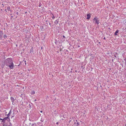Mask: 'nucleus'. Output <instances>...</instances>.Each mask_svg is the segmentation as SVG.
Returning <instances> with one entry per match:
<instances>
[{"label":"nucleus","mask_w":126,"mask_h":126,"mask_svg":"<svg viewBox=\"0 0 126 126\" xmlns=\"http://www.w3.org/2000/svg\"><path fill=\"white\" fill-rule=\"evenodd\" d=\"M5 65L9 67L11 69H13L14 68V65L12 59L11 58H8L5 61Z\"/></svg>","instance_id":"nucleus-1"},{"label":"nucleus","mask_w":126,"mask_h":126,"mask_svg":"<svg viewBox=\"0 0 126 126\" xmlns=\"http://www.w3.org/2000/svg\"><path fill=\"white\" fill-rule=\"evenodd\" d=\"M8 117H4L2 119L0 118V122H1V124H5L6 119Z\"/></svg>","instance_id":"nucleus-2"},{"label":"nucleus","mask_w":126,"mask_h":126,"mask_svg":"<svg viewBox=\"0 0 126 126\" xmlns=\"http://www.w3.org/2000/svg\"><path fill=\"white\" fill-rule=\"evenodd\" d=\"M98 18L97 17H95L94 19V20L95 21V23L98 24L99 23V21L98 20Z\"/></svg>","instance_id":"nucleus-3"},{"label":"nucleus","mask_w":126,"mask_h":126,"mask_svg":"<svg viewBox=\"0 0 126 126\" xmlns=\"http://www.w3.org/2000/svg\"><path fill=\"white\" fill-rule=\"evenodd\" d=\"M3 32L2 31H0V39H1L2 37V35L3 34Z\"/></svg>","instance_id":"nucleus-4"},{"label":"nucleus","mask_w":126,"mask_h":126,"mask_svg":"<svg viewBox=\"0 0 126 126\" xmlns=\"http://www.w3.org/2000/svg\"><path fill=\"white\" fill-rule=\"evenodd\" d=\"M11 99L12 102V104H13V103H14V101L16 99L15 98V99L13 97H11Z\"/></svg>","instance_id":"nucleus-5"},{"label":"nucleus","mask_w":126,"mask_h":126,"mask_svg":"<svg viewBox=\"0 0 126 126\" xmlns=\"http://www.w3.org/2000/svg\"><path fill=\"white\" fill-rule=\"evenodd\" d=\"M91 17L90 14H88L87 15V19H89Z\"/></svg>","instance_id":"nucleus-6"},{"label":"nucleus","mask_w":126,"mask_h":126,"mask_svg":"<svg viewBox=\"0 0 126 126\" xmlns=\"http://www.w3.org/2000/svg\"><path fill=\"white\" fill-rule=\"evenodd\" d=\"M10 114L8 113V114L7 115V117H8V118L6 119V120H7V121H8V119H9V120H10V118L9 117V116H10Z\"/></svg>","instance_id":"nucleus-7"},{"label":"nucleus","mask_w":126,"mask_h":126,"mask_svg":"<svg viewBox=\"0 0 126 126\" xmlns=\"http://www.w3.org/2000/svg\"><path fill=\"white\" fill-rule=\"evenodd\" d=\"M81 122V121L80 122H77V126H79Z\"/></svg>","instance_id":"nucleus-8"},{"label":"nucleus","mask_w":126,"mask_h":126,"mask_svg":"<svg viewBox=\"0 0 126 126\" xmlns=\"http://www.w3.org/2000/svg\"><path fill=\"white\" fill-rule=\"evenodd\" d=\"M7 9L8 11H11V10H10V7L8 6L7 7Z\"/></svg>","instance_id":"nucleus-9"},{"label":"nucleus","mask_w":126,"mask_h":126,"mask_svg":"<svg viewBox=\"0 0 126 126\" xmlns=\"http://www.w3.org/2000/svg\"><path fill=\"white\" fill-rule=\"evenodd\" d=\"M119 32V31L118 30H117L115 32V33L114 34V35H117V33H118Z\"/></svg>","instance_id":"nucleus-10"},{"label":"nucleus","mask_w":126,"mask_h":126,"mask_svg":"<svg viewBox=\"0 0 126 126\" xmlns=\"http://www.w3.org/2000/svg\"><path fill=\"white\" fill-rule=\"evenodd\" d=\"M54 23L56 24H57L58 23V21H57V20H56L54 22Z\"/></svg>","instance_id":"nucleus-11"},{"label":"nucleus","mask_w":126,"mask_h":126,"mask_svg":"<svg viewBox=\"0 0 126 126\" xmlns=\"http://www.w3.org/2000/svg\"><path fill=\"white\" fill-rule=\"evenodd\" d=\"M35 92L34 91H32L31 92V94H35Z\"/></svg>","instance_id":"nucleus-12"},{"label":"nucleus","mask_w":126,"mask_h":126,"mask_svg":"<svg viewBox=\"0 0 126 126\" xmlns=\"http://www.w3.org/2000/svg\"><path fill=\"white\" fill-rule=\"evenodd\" d=\"M36 126V124H32V126Z\"/></svg>","instance_id":"nucleus-13"},{"label":"nucleus","mask_w":126,"mask_h":126,"mask_svg":"<svg viewBox=\"0 0 126 126\" xmlns=\"http://www.w3.org/2000/svg\"><path fill=\"white\" fill-rule=\"evenodd\" d=\"M2 125H3V126H8L6 124H2Z\"/></svg>","instance_id":"nucleus-14"},{"label":"nucleus","mask_w":126,"mask_h":126,"mask_svg":"<svg viewBox=\"0 0 126 126\" xmlns=\"http://www.w3.org/2000/svg\"><path fill=\"white\" fill-rule=\"evenodd\" d=\"M4 37L5 38H7V36L5 34L4 35Z\"/></svg>","instance_id":"nucleus-15"},{"label":"nucleus","mask_w":126,"mask_h":126,"mask_svg":"<svg viewBox=\"0 0 126 126\" xmlns=\"http://www.w3.org/2000/svg\"><path fill=\"white\" fill-rule=\"evenodd\" d=\"M52 15H53V16L52 17V19H54V18H55V17H54V15H53V14H52Z\"/></svg>","instance_id":"nucleus-16"},{"label":"nucleus","mask_w":126,"mask_h":126,"mask_svg":"<svg viewBox=\"0 0 126 126\" xmlns=\"http://www.w3.org/2000/svg\"><path fill=\"white\" fill-rule=\"evenodd\" d=\"M4 65H1V67L2 68H3L4 67Z\"/></svg>","instance_id":"nucleus-17"},{"label":"nucleus","mask_w":126,"mask_h":126,"mask_svg":"<svg viewBox=\"0 0 126 126\" xmlns=\"http://www.w3.org/2000/svg\"><path fill=\"white\" fill-rule=\"evenodd\" d=\"M2 65H4V66H5V61H4V63H2Z\"/></svg>","instance_id":"nucleus-18"},{"label":"nucleus","mask_w":126,"mask_h":126,"mask_svg":"<svg viewBox=\"0 0 126 126\" xmlns=\"http://www.w3.org/2000/svg\"><path fill=\"white\" fill-rule=\"evenodd\" d=\"M11 110L10 111H9V114H11Z\"/></svg>","instance_id":"nucleus-19"},{"label":"nucleus","mask_w":126,"mask_h":126,"mask_svg":"<svg viewBox=\"0 0 126 126\" xmlns=\"http://www.w3.org/2000/svg\"><path fill=\"white\" fill-rule=\"evenodd\" d=\"M76 122V123H77V122H78V121L77 120H76V122Z\"/></svg>","instance_id":"nucleus-20"},{"label":"nucleus","mask_w":126,"mask_h":126,"mask_svg":"<svg viewBox=\"0 0 126 126\" xmlns=\"http://www.w3.org/2000/svg\"><path fill=\"white\" fill-rule=\"evenodd\" d=\"M56 124L57 125H58V124H59V123L57 122L56 123Z\"/></svg>","instance_id":"nucleus-21"},{"label":"nucleus","mask_w":126,"mask_h":126,"mask_svg":"<svg viewBox=\"0 0 126 126\" xmlns=\"http://www.w3.org/2000/svg\"><path fill=\"white\" fill-rule=\"evenodd\" d=\"M63 38H65V36H64V35H63Z\"/></svg>","instance_id":"nucleus-22"},{"label":"nucleus","mask_w":126,"mask_h":126,"mask_svg":"<svg viewBox=\"0 0 126 126\" xmlns=\"http://www.w3.org/2000/svg\"><path fill=\"white\" fill-rule=\"evenodd\" d=\"M104 40H105L106 39V38L105 37H104Z\"/></svg>","instance_id":"nucleus-23"},{"label":"nucleus","mask_w":126,"mask_h":126,"mask_svg":"<svg viewBox=\"0 0 126 126\" xmlns=\"http://www.w3.org/2000/svg\"><path fill=\"white\" fill-rule=\"evenodd\" d=\"M1 115L0 114V118L1 117Z\"/></svg>","instance_id":"nucleus-24"},{"label":"nucleus","mask_w":126,"mask_h":126,"mask_svg":"<svg viewBox=\"0 0 126 126\" xmlns=\"http://www.w3.org/2000/svg\"><path fill=\"white\" fill-rule=\"evenodd\" d=\"M1 115L0 114V118L1 117Z\"/></svg>","instance_id":"nucleus-25"},{"label":"nucleus","mask_w":126,"mask_h":126,"mask_svg":"<svg viewBox=\"0 0 126 126\" xmlns=\"http://www.w3.org/2000/svg\"><path fill=\"white\" fill-rule=\"evenodd\" d=\"M14 117V116H12L11 118L13 117Z\"/></svg>","instance_id":"nucleus-26"},{"label":"nucleus","mask_w":126,"mask_h":126,"mask_svg":"<svg viewBox=\"0 0 126 126\" xmlns=\"http://www.w3.org/2000/svg\"><path fill=\"white\" fill-rule=\"evenodd\" d=\"M76 122H75V123H74V124H76Z\"/></svg>","instance_id":"nucleus-27"},{"label":"nucleus","mask_w":126,"mask_h":126,"mask_svg":"<svg viewBox=\"0 0 126 126\" xmlns=\"http://www.w3.org/2000/svg\"><path fill=\"white\" fill-rule=\"evenodd\" d=\"M40 112H42V111H40Z\"/></svg>","instance_id":"nucleus-28"},{"label":"nucleus","mask_w":126,"mask_h":126,"mask_svg":"<svg viewBox=\"0 0 126 126\" xmlns=\"http://www.w3.org/2000/svg\"><path fill=\"white\" fill-rule=\"evenodd\" d=\"M1 11H2V9H1Z\"/></svg>","instance_id":"nucleus-29"},{"label":"nucleus","mask_w":126,"mask_h":126,"mask_svg":"<svg viewBox=\"0 0 126 126\" xmlns=\"http://www.w3.org/2000/svg\"><path fill=\"white\" fill-rule=\"evenodd\" d=\"M2 5H3V6H4V5L3 4H2Z\"/></svg>","instance_id":"nucleus-30"},{"label":"nucleus","mask_w":126,"mask_h":126,"mask_svg":"<svg viewBox=\"0 0 126 126\" xmlns=\"http://www.w3.org/2000/svg\"><path fill=\"white\" fill-rule=\"evenodd\" d=\"M42 48H43L42 47H41V49H42Z\"/></svg>","instance_id":"nucleus-31"},{"label":"nucleus","mask_w":126,"mask_h":126,"mask_svg":"<svg viewBox=\"0 0 126 126\" xmlns=\"http://www.w3.org/2000/svg\"><path fill=\"white\" fill-rule=\"evenodd\" d=\"M5 11H6V9H5Z\"/></svg>","instance_id":"nucleus-32"},{"label":"nucleus","mask_w":126,"mask_h":126,"mask_svg":"<svg viewBox=\"0 0 126 126\" xmlns=\"http://www.w3.org/2000/svg\"><path fill=\"white\" fill-rule=\"evenodd\" d=\"M100 43V42L99 43V44Z\"/></svg>","instance_id":"nucleus-33"},{"label":"nucleus","mask_w":126,"mask_h":126,"mask_svg":"<svg viewBox=\"0 0 126 126\" xmlns=\"http://www.w3.org/2000/svg\"><path fill=\"white\" fill-rule=\"evenodd\" d=\"M49 24L50 25V23H49Z\"/></svg>","instance_id":"nucleus-34"},{"label":"nucleus","mask_w":126,"mask_h":126,"mask_svg":"<svg viewBox=\"0 0 126 126\" xmlns=\"http://www.w3.org/2000/svg\"><path fill=\"white\" fill-rule=\"evenodd\" d=\"M112 61H113V59H112Z\"/></svg>","instance_id":"nucleus-35"},{"label":"nucleus","mask_w":126,"mask_h":126,"mask_svg":"<svg viewBox=\"0 0 126 126\" xmlns=\"http://www.w3.org/2000/svg\"><path fill=\"white\" fill-rule=\"evenodd\" d=\"M35 101H36V99L35 100Z\"/></svg>","instance_id":"nucleus-36"},{"label":"nucleus","mask_w":126,"mask_h":126,"mask_svg":"<svg viewBox=\"0 0 126 126\" xmlns=\"http://www.w3.org/2000/svg\"><path fill=\"white\" fill-rule=\"evenodd\" d=\"M78 47H79V46Z\"/></svg>","instance_id":"nucleus-37"},{"label":"nucleus","mask_w":126,"mask_h":126,"mask_svg":"<svg viewBox=\"0 0 126 126\" xmlns=\"http://www.w3.org/2000/svg\"><path fill=\"white\" fill-rule=\"evenodd\" d=\"M125 126H126V125H125Z\"/></svg>","instance_id":"nucleus-38"}]
</instances>
